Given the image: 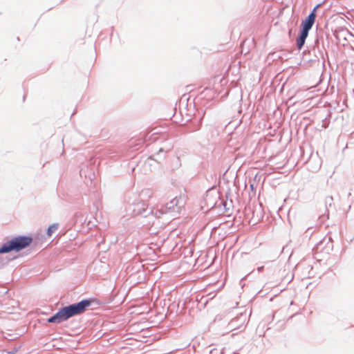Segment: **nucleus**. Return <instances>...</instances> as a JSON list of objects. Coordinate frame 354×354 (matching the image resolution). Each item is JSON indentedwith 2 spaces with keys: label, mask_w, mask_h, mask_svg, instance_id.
I'll return each instance as SVG.
<instances>
[{
  "label": "nucleus",
  "mask_w": 354,
  "mask_h": 354,
  "mask_svg": "<svg viewBox=\"0 0 354 354\" xmlns=\"http://www.w3.org/2000/svg\"><path fill=\"white\" fill-rule=\"evenodd\" d=\"M91 304L88 299H84L79 303L66 306L59 310L55 315L48 319L49 323H61L71 317L84 313Z\"/></svg>",
  "instance_id": "nucleus-1"
},
{
  "label": "nucleus",
  "mask_w": 354,
  "mask_h": 354,
  "mask_svg": "<svg viewBox=\"0 0 354 354\" xmlns=\"http://www.w3.org/2000/svg\"><path fill=\"white\" fill-rule=\"evenodd\" d=\"M32 241L30 236H19L14 237L0 248V253H6L11 251L19 252L29 246Z\"/></svg>",
  "instance_id": "nucleus-2"
},
{
  "label": "nucleus",
  "mask_w": 354,
  "mask_h": 354,
  "mask_svg": "<svg viewBox=\"0 0 354 354\" xmlns=\"http://www.w3.org/2000/svg\"><path fill=\"white\" fill-rule=\"evenodd\" d=\"M316 8H315L308 17L302 21L301 26L303 28L310 30L313 26L316 18Z\"/></svg>",
  "instance_id": "nucleus-3"
},
{
  "label": "nucleus",
  "mask_w": 354,
  "mask_h": 354,
  "mask_svg": "<svg viewBox=\"0 0 354 354\" xmlns=\"http://www.w3.org/2000/svg\"><path fill=\"white\" fill-rule=\"evenodd\" d=\"M187 199V196L185 193H184L180 198L178 199L175 198L173 202H175V205H180L184 204Z\"/></svg>",
  "instance_id": "nucleus-4"
},
{
  "label": "nucleus",
  "mask_w": 354,
  "mask_h": 354,
  "mask_svg": "<svg viewBox=\"0 0 354 354\" xmlns=\"http://www.w3.org/2000/svg\"><path fill=\"white\" fill-rule=\"evenodd\" d=\"M58 228V224L55 223L50 225L47 230V234L48 236H50L53 232H55Z\"/></svg>",
  "instance_id": "nucleus-5"
},
{
  "label": "nucleus",
  "mask_w": 354,
  "mask_h": 354,
  "mask_svg": "<svg viewBox=\"0 0 354 354\" xmlns=\"http://www.w3.org/2000/svg\"><path fill=\"white\" fill-rule=\"evenodd\" d=\"M306 39L299 37V38L297 40V45L299 49H301L303 47L304 43H305Z\"/></svg>",
  "instance_id": "nucleus-6"
},
{
  "label": "nucleus",
  "mask_w": 354,
  "mask_h": 354,
  "mask_svg": "<svg viewBox=\"0 0 354 354\" xmlns=\"http://www.w3.org/2000/svg\"><path fill=\"white\" fill-rule=\"evenodd\" d=\"M308 31H309V30L302 28V30H301V32L299 37L306 39V37H308Z\"/></svg>",
  "instance_id": "nucleus-7"
},
{
  "label": "nucleus",
  "mask_w": 354,
  "mask_h": 354,
  "mask_svg": "<svg viewBox=\"0 0 354 354\" xmlns=\"http://www.w3.org/2000/svg\"><path fill=\"white\" fill-rule=\"evenodd\" d=\"M263 269V267L262 268H259L258 270L259 271Z\"/></svg>",
  "instance_id": "nucleus-8"
}]
</instances>
